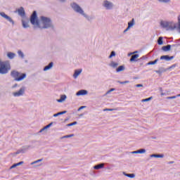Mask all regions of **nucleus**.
I'll return each instance as SVG.
<instances>
[{
  "instance_id": "3c124183",
  "label": "nucleus",
  "mask_w": 180,
  "mask_h": 180,
  "mask_svg": "<svg viewBox=\"0 0 180 180\" xmlns=\"http://www.w3.org/2000/svg\"><path fill=\"white\" fill-rule=\"evenodd\" d=\"M169 164H174V162H170Z\"/></svg>"
},
{
  "instance_id": "4c0bfd02",
  "label": "nucleus",
  "mask_w": 180,
  "mask_h": 180,
  "mask_svg": "<svg viewBox=\"0 0 180 180\" xmlns=\"http://www.w3.org/2000/svg\"><path fill=\"white\" fill-rule=\"evenodd\" d=\"M106 110H108L109 112H112V110H116V109H109V108H106L104 110L105 112H106Z\"/></svg>"
},
{
  "instance_id": "ea45409f",
  "label": "nucleus",
  "mask_w": 180,
  "mask_h": 180,
  "mask_svg": "<svg viewBox=\"0 0 180 180\" xmlns=\"http://www.w3.org/2000/svg\"><path fill=\"white\" fill-rule=\"evenodd\" d=\"M75 124H77V122H72V123L68 124V126H74Z\"/></svg>"
},
{
  "instance_id": "1a4fd4ad",
  "label": "nucleus",
  "mask_w": 180,
  "mask_h": 180,
  "mask_svg": "<svg viewBox=\"0 0 180 180\" xmlns=\"http://www.w3.org/2000/svg\"><path fill=\"white\" fill-rule=\"evenodd\" d=\"M103 6H105L106 9H112V8L113 7V4L110 1H104Z\"/></svg>"
},
{
  "instance_id": "9d476101",
  "label": "nucleus",
  "mask_w": 180,
  "mask_h": 180,
  "mask_svg": "<svg viewBox=\"0 0 180 180\" xmlns=\"http://www.w3.org/2000/svg\"><path fill=\"white\" fill-rule=\"evenodd\" d=\"M88 91L86 90H80L77 92L76 95L77 96H81L84 95H87Z\"/></svg>"
},
{
  "instance_id": "f704fd0d",
  "label": "nucleus",
  "mask_w": 180,
  "mask_h": 180,
  "mask_svg": "<svg viewBox=\"0 0 180 180\" xmlns=\"http://www.w3.org/2000/svg\"><path fill=\"white\" fill-rule=\"evenodd\" d=\"M178 98V96H169V97H167V99H175Z\"/></svg>"
},
{
  "instance_id": "4468645a",
  "label": "nucleus",
  "mask_w": 180,
  "mask_h": 180,
  "mask_svg": "<svg viewBox=\"0 0 180 180\" xmlns=\"http://www.w3.org/2000/svg\"><path fill=\"white\" fill-rule=\"evenodd\" d=\"M139 57V54L133 55L131 58L130 61L133 63V61H137V58Z\"/></svg>"
},
{
  "instance_id": "4be33fe9",
  "label": "nucleus",
  "mask_w": 180,
  "mask_h": 180,
  "mask_svg": "<svg viewBox=\"0 0 180 180\" xmlns=\"http://www.w3.org/2000/svg\"><path fill=\"white\" fill-rule=\"evenodd\" d=\"M150 157H154L155 158H164V155H151Z\"/></svg>"
},
{
  "instance_id": "e433bc0d",
  "label": "nucleus",
  "mask_w": 180,
  "mask_h": 180,
  "mask_svg": "<svg viewBox=\"0 0 180 180\" xmlns=\"http://www.w3.org/2000/svg\"><path fill=\"white\" fill-rule=\"evenodd\" d=\"M85 108H86V106H81L80 108H78V112H79V110H82V109H85Z\"/></svg>"
},
{
  "instance_id": "603ef678",
  "label": "nucleus",
  "mask_w": 180,
  "mask_h": 180,
  "mask_svg": "<svg viewBox=\"0 0 180 180\" xmlns=\"http://www.w3.org/2000/svg\"><path fill=\"white\" fill-rule=\"evenodd\" d=\"M175 67V65H173L172 66V68H174Z\"/></svg>"
},
{
  "instance_id": "9b49d317",
  "label": "nucleus",
  "mask_w": 180,
  "mask_h": 180,
  "mask_svg": "<svg viewBox=\"0 0 180 180\" xmlns=\"http://www.w3.org/2000/svg\"><path fill=\"white\" fill-rule=\"evenodd\" d=\"M134 25V18H133L131 21L128 22V27L126 30H124V33H126V32H127V30H129V29H130V27H132V26Z\"/></svg>"
},
{
  "instance_id": "dca6fc26",
  "label": "nucleus",
  "mask_w": 180,
  "mask_h": 180,
  "mask_svg": "<svg viewBox=\"0 0 180 180\" xmlns=\"http://www.w3.org/2000/svg\"><path fill=\"white\" fill-rule=\"evenodd\" d=\"M146 149H140L133 152V154H144Z\"/></svg>"
},
{
  "instance_id": "72a5a7b5",
  "label": "nucleus",
  "mask_w": 180,
  "mask_h": 180,
  "mask_svg": "<svg viewBox=\"0 0 180 180\" xmlns=\"http://www.w3.org/2000/svg\"><path fill=\"white\" fill-rule=\"evenodd\" d=\"M41 161H42V160L39 159V160H38L37 161H34V162H32L31 165H33L34 164H37V162H41Z\"/></svg>"
},
{
  "instance_id": "bb28decb",
  "label": "nucleus",
  "mask_w": 180,
  "mask_h": 180,
  "mask_svg": "<svg viewBox=\"0 0 180 180\" xmlns=\"http://www.w3.org/2000/svg\"><path fill=\"white\" fill-rule=\"evenodd\" d=\"M22 26L23 27H25V29L29 27V22H26V21H22Z\"/></svg>"
},
{
  "instance_id": "393cba45",
  "label": "nucleus",
  "mask_w": 180,
  "mask_h": 180,
  "mask_svg": "<svg viewBox=\"0 0 180 180\" xmlns=\"http://www.w3.org/2000/svg\"><path fill=\"white\" fill-rule=\"evenodd\" d=\"M117 65H119V64L115 62H111V63H110V67H112V68H116V67H117Z\"/></svg>"
},
{
  "instance_id": "09e8293b",
  "label": "nucleus",
  "mask_w": 180,
  "mask_h": 180,
  "mask_svg": "<svg viewBox=\"0 0 180 180\" xmlns=\"http://www.w3.org/2000/svg\"><path fill=\"white\" fill-rule=\"evenodd\" d=\"M16 86H18V84H15L13 87V88H16Z\"/></svg>"
},
{
  "instance_id": "412c9836",
  "label": "nucleus",
  "mask_w": 180,
  "mask_h": 180,
  "mask_svg": "<svg viewBox=\"0 0 180 180\" xmlns=\"http://www.w3.org/2000/svg\"><path fill=\"white\" fill-rule=\"evenodd\" d=\"M7 57H8V58H10V60H12L13 58H15V53H13L12 52H8L7 53Z\"/></svg>"
},
{
  "instance_id": "ddd939ff",
  "label": "nucleus",
  "mask_w": 180,
  "mask_h": 180,
  "mask_svg": "<svg viewBox=\"0 0 180 180\" xmlns=\"http://www.w3.org/2000/svg\"><path fill=\"white\" fill-rule=\"evenodd\" d=\"M51 20L50 18H46V28L51 27Z\"/></svg>"
},
{
  "instance_id": "f3484780",
  "label": "nucleus",
  "mask_w": 180,
  "mask_h": 180,
  "mask_svg": "<svg viewBox=\"0 0 180 180\" xmlns=\"http://www.w3.org/2000/svg\"><path fill=\"white\" fill-rule=\"evenodd\" d=\"M163 51H169L171 50V45H167L162 47Z\"/></svg>"
},
{
  "instance_id": "6ab92c4d",
  "label": "nucleus",
  "mask_w": 180,
  "mask_h": 180,
  "mask_svg": "<svg viewBox=\"0 0 180 180\" xmlns=\"http://www.w3.org/2000/svg\"><path fill=\"white\" fill-rule=\"evenodd\" d=\"M22 164H23V161L19 162L18 163H15L11 167V169L13 168H16V167H19V165H22Z\"/></svg>"
},
{
  "instance_id": "79ce46f5",
  "label": "nucleus",
  "mask_w": 180,
  "mask_h": 180,
  "mask_svg": "<svg viewBox=\"0 0 180 180\" xmlns=\"http://www.w3.org/2000/svg\"><path fill=\"white\" fill-rule=\"evenodd\" d=\"M179 29L180 30V15L178 17Z\"/></svg>"
},
{
  "instance_id": "c03bdc74",
  "label": "nucleus",
  "mask_w": 180,
  "mask_h": 180,
  "mask_svg": "<svg viewBox=\"0 0 180 180\" xmlns=\"http://www.w3.org/2000/svg\"><path fill=\"white\" fill-rule=\"evenodd\" d=\"M44 130H46V127H44L39 131V133H41V131H44Z\"/></svg>"
},
{
  "instance_id": "423d86ee",
  "label": "nucleus",
  "mask_w": 180,
  "mask_h": 180,
  "mask_svg": "<svg viewBox=\"0 0 180 180\" xmlns=\"http://www.w3.org/2000/svg\"><path fill=\"white\" fill-rule=\"evenodd\" d=\"M0 15L2 16V18H4V19H6V20H8V22L12 23V25H15V22H13V20H12V18L9 17L8 15H6L5 13H0Z\"/></svg>"
},
{
  "instance_id": "7ed1b4c3",
  "label": "nucleus",
  "mask_w": 180,
  "mask_h": 180,
  "mask_svg": "<svg viewBox=\"0 0 180 180\" xmlns=\"http://www.w3.org/2000/svg\"><path fill=\"white\" fill-rule=\"evenodd\" d=\"M11 75L13 78H14L15 81H17L18 82L20 81H23V79L26 78V73H22L18 72V70L11 71Z\"/></svg>"
},
{
  "instance_id": "f03ea898",
  "label": "nucleus",
  "mask_w": 180,
  "mask_h": 180,
  "mask_svg": "<svg viewBox=\"0 0 180 180\" xmlns=\"http://www.w3.org/2000/svg\"><path fill=\"white\" fill-rule=\"evenodd\" d=\"M11 63L9 60H4L0 59V74L2 75H5V74H8L9 71H11Z\"/></svg>"
},
{
  "instance_id": "f8f14e48",
  "label": "nucleus",
  "mask_w": 180,
  "mask_h": 180,
  "mask_svg": "<svg viewBox=\"0 0 180 180\" xmlns=\"http://www.w3.org/2000/svg\"><path fill=\"white\" fill-rule=\"evenodd\" d=\"M18 15L20 16H25V8H23V7H20L18 10Z\"/></svg>"
},
{
  "instance_id": "2f4dec72",
  "label": "nucleus",
  "mask_w": 180,
  "mask_h": 180,
  "mask_svg": "<svg viewBox=\"0 0 180 180\" xmlns=\"http://www.w3.org/2000/svg\"><path fill=\"white\" fill-rule=\"evenodd\" d=\"M74 134H70V135H66L62 137V139H70V137H73Z\"/></svg>"
},
{
  "instance_id": "a211bd4d",
  "label": "nucleus",
  "mask_w": 180,
  "mask_h": 180,
  "mask_svg": "<svg viewBox=\"0 0 180 180\" xmlns=\"http://www.w3.org/2000/svg\"><path fill=\"white\" fill-rule=\"evenodd\" d=\"M81 72H82V70H75V72L73 75L74 78H77L78 77V75H79V74H81Z\"/></svg>"
},
{
  "instance_id": "aec40b11",
  "label": "nucleus",
  "mask_w": 180,
  "mask_h": 180,
  "mask_svg": "<svg viewBox=\"0 0 180 180\" xmlns=\"http://www.w3.org/2000/svg\"><path fill=\"white\" fill-rule=\"evenodd\" d=\"M103 167H105V164L101 163L94 166V169H101V168H103Z\"/></svg>"
},
{
  "instance_id": "37998d69",
  "label": "nucleus",
  "mask_w": 180,
  "mask_h": 180,
  "mask_svg": "<svg viewBox=\"0 0 180 180\" xmlns=\"http://www.w3.org/2000/svg\"><path fill=\"white\" fill-rule=\"evenodd\" d=\"M53 124V122H51L49 124L46 126V129H49L51 125Z\"/></svg>"
},
{
  "instance_id": "a19ab883",
  "label": "nucleus",
  "mask_w": 180,
  "mask_h": 180,
  "mask_svg": "<svg viewBox=\"0 0 180 180\" xmlns=\"http://www.w3.org/2000/svg\"><path fill=\"white\" fill-rule=\"evenodd\" d=\"M65 113H67V111H63V112H58V114L60 115H65Z\"/></svg>"
},
{
  "instance_id": "473e14b6",
  "label": "nucleus",
  "mask_w": 180,
  "mask_h": 180,
  "mask_svg": "<svg viewBox=\"0 0 180 180\" xmlns=\"http://www.w3.org/2000/svg\"><path fill=\"white\" fill-rule=\"evenodd\" d=\"M152 98H153V97H149L148 98L143 99L142 102H148V101H151Z\"/></svg>"
},
{
  "instance_id": "de8ad7c7",
  "label": "nucleus",
  "mask_w": 180,
  "mask_h": 180,
  "mask_svg": "<svg viewBox=\"0 0 180 180\" xmlns=\"http://www.w3.org/2000/svg\"><path fill=\"white\" fill-rule=\"evenodd\" d=\"M115 91V89H111L108 91V93H109V92H112V91Z\"/></svg>"
},
{
  "instance_id": "a18cd8bd",
  "label": "nucleus",
  "mask_w": 180,
  "mask_h": 180,
  "mask_svg": "<svg viewBox=\"0 0 180 180\" xmlns=\"http://www.w3.org/2000/svg\"><path fill=\"white\" fill-rule=\"evenodd\" d=\"M141 86H143V84H136V88H140Z\"/></svg>"
},
{
  "instance_id": "f257e3e1",
  "label": "nucleus",
  "mask_w": 180,
  "mask_h": 180,
  "mask_svg": "<svg viewBox=\"0 0 180 180\" xmlns=\"http://www.w3.org/2000/svg\"><path fill=\"white\" fill-rule=\"evenodd\" d=\"M30 22L35 27L44 29L46 27V17H41V20L37 19V13L34 11L30 17Z\"/></svg>"
},
{
  "instance_id": "c9c22d12",
  "label": "nucleus",
  "mask_w": 180,
  "mask_h": 180,
  "mask_svg": "<svg viewBox=\"0 0 180 180\" xmlns=\"http://www.w3.org/2000/svg\"><path fill=\"white\" fill-rule=\"evenodd\" d=\"M159 2H165V4L169 2V0H158Z\"/></svg>"
},
{
  "instance_id": "c756f323",
  "label": "nucleus",
  "mask_w": 180,
  "mask_h": 180,
  "mask_svg": "<svg viewBox=\"0 0 180 180\" xmlns=\"http://www.w3.org/2000/svg\"><path fill=\"white\" fill-rule=\"evenodd\" d=\"M162 37H159V39H158V44L160 45V46H161V44H162Z\"/></svg>"
},
{
  "instance_id": "b1692460",
  "label": "nucleus",
  "mask_w": 180,
  "mask_h": 180,
  "mask_svg": "<svg viewBox=\"0 0 180 180\" xmlns=\"http://www.w3.org/2000/svg\"><path fill=\"white\" fill-rule=\"evenodd\" d=\"M124 66L123 65L119 66L116 70L117 72H120V71H124Z\"/></svg>"
},
{
  "instance_id": "58836bf2",
  "label": "nucleus",
  "mask_w": 180,
  "mask_h": 180,
  "mask_svg": "<svg viewBox=\"0 0 180 180\" xmlns=\"http://www.w3.org/2000/svg\"><path fill=\"white\" fill-rule=\"evenodd\" d=\"M120 82V84H129V81H124V82Z\"/></svg>"
},
{
  "instance_id": "2eb2a0df",
  "label": "nucleus",
  "mask_w": 180,
  "mask_h": 180,
  "mask_svg": "<svg viewBox=\"0 0 180 180\" xmlns=\"http://www.w3.org/2000/svg\"><path fill=\"white\" fill-rule=\"evenodd\" d=\"M65 99H67V96L62 95V96H60V98L57 100V102H58L59 103H61V102H64V101H65Z\"/></svg>"
},
{
  "instance_id": "7c9ffc66",
  "label": "nucleus",
  "mask_w": 180,
  "mask_h": 180,
  "mask_svg": "<svg viewBox=\"0 0 180 180\" xmlns=\"http://www.w3.org/2000/svg\"><path fill=\"white\" fill-rule=\"evenodd\" d=\"M116 56V53L112 51L109 56V58H112V57H115Z\"/></svg>"
},
{
  "instance_id": "c85d7f7f",
  "label": "nucleus",
  "mask_w": 180,
  "mask_h": 180,
  "mask_svg": "<svg viewBox=\"0 0 180 180\" xmlns=\"http://www.w3.org/2000/svg\"><path fill=\"white\" fill-rule=\"evenodd\" d=\"M18 56L21 57V58H23L25 57V55L23 54V52H22V51H18Z\"/></svg>"
},
{
  "instance_id": "cd10ccee",
  "label": "nucleus",
  "mask_w": 180,
  "mask_h": 180,
  "mask_svg": "<svg viewBox=\"0 0 180 180\" xmlns=\"http://www.w3.org/2000/svg\"><path fill=\"white\" fill-rule=\"evenodd\" d=\"M125 176H128V178H134L136 175L134 174H124Z\"/></svg>"
},
{
  "instance_id": "49530a36",
  "label": "nucleus",
  "mask_w": 180,
  "mask_h": 180,
  "mask_svg": "<svg viewBox=\"0 0 180 180\" xmlns=\"http://www.w3.org/2000/svg\"><path fill=\"white\" fill-rule=\"evenodd\" d=\"M57 116H60V115H58V112L53 115V117H57Z\"/></svg>"
},
{
  "instance_id": "8fccbe9b",
  "label": "nucleus",
  "mask_w": 180,
  "mask_h": 180,
  "mask_svg": "<svg viewBox=\"0 0 180 180\" xmlns=\"http://www.w3.org/2000/svg\"><path fill=\"white\" fill-rule=\"evenodd\" d=\"M44 71H46V67L44 68Z\"/></svg>"
},
{
  "instance_id": "6e6d98bb",
  "label": "nucleus",
  "mask_w": 180,
  "mask_h": 180,
  "mask_svg": "<svg viewBox=\"0 0 180 180\" xmlns=\"http://www.w3.org/2000/svg\"><path fill=\"white\" fill-rule=\"evenodd\" d=\"M162 95H164V94H162Z\"/></svg>"
},
{
  "instance_id": "20e7f679",
  "label": "nucleus",
  "mask_w": 180,
  "mask_h": 180,
  "mask_svg": "<svg viewBox=\"0 0 180 180\" xmlns=\"http://www.w3.org/2000/svg\"><path fill=\"white\" fill-rule=\"evenodd\" d=\"M160 26L167 30H175L176 29V23L174 22L161 21Z\"/></svg>"
},
{
  "instance_id": "6e6552de",
  "label": "nucleus",
  "mask_w": 180,
  "mask_h": 180,
  "mask_svg": "<svg viewBox=\"0 0 180 180\" xmlns=\"http://www.w3.org/2000/svg\"><path fill=\"white\" fill-rule=\"evenodd\" d=\"M174 56H169L168 55L160 56V60H165V61H171V60H174Z\"/></svg>"
},
{
  "instance_id": "39448f33",
  "label": "nucleus",
  "mask_w": 180,
  "mask_h": 180,
  "mask_svg": "<svg viewBox=\"0 0 180 180\" xmlns=\"http://www.w3.org/2000/svg\"><path fill=\"white\" fill-rule=\"evenodd\" d=\"M71 6L72 8V9H74V11H75V12H77V13H81V15H85L84 13V11L82 10V8H81L78 4L73 3L71 4Z\"/></svg>"
},
{
  "instance_id": "0eeeda50",
  "label": "nucleus",
  "mask_w": 180,
  "mask_h": 180,
  "mask_svg": "<svg viewBox=\"0 0 180 180\" xmlns=\"http://www.w3.org/2000/svg\"><path fill=\"white\" fill-rule=\"evenodd\" d=\"M25 94V87H22L18 91L13 93V96H22Z\"/></svg>"
},
{
  "instance_id": "5fc2aeb1",
  "label": "nucleus",
  "mask_w": 180,
  "mask_h": 180,
  "mask_svg": "<svg viewBox=\"0 0 180 180\" xmlns=\"http://www.w3.org/2000/svg\"><path fill=\"white\" fill-rule=\"evenodd\" d=\"M136 52L132 53V54H134Z\"/></svg>"
},
{
  "instance_id": "a878e982",
  "label": "nucleus",
  "mask_w": 180,
  "mask_h": 180,
  "mask_svg": "<svg viewBox=\"0 0 180 180\" xmlns=\"http://www.w3.org/2000/svg\"><path fill=\"white\" fill-rule=\"evenodd\" d=\"M53 62H51L49 65H46V70H51V68H53Z\"/></svg>"
},
{
  "instance_id": "864d4df0",
  "label": "nucleus",
  "mask_w": 180,
  "mask_h": 180,
  "mask_svg": "<svg viewBox=\"0 0 180 180\" xmlns=\"http://www.w3.org/2000/svg\"><path fill=\"white\" fill-rule=\"evenodd\" d=\"M176 96H177V97H179V96H180V94H178Z\"/></svg>"
},
{
  "instance_id": "5701e85b",
  "label": "nucleus",
  "mask_w": 180,
  "mask_h": 180,
  "mask_svg": "<svg viewBox=\"0 0 180 180\" xmlns=\"http://www.w3.org/2000/svg\"><path fill=\"white\" fill-rule=\"evenodd\" d=\"M158 63V59H155L154 61H150L147 63L148 65H154V64H157Z\"/></svg>"
}]
</instances>
